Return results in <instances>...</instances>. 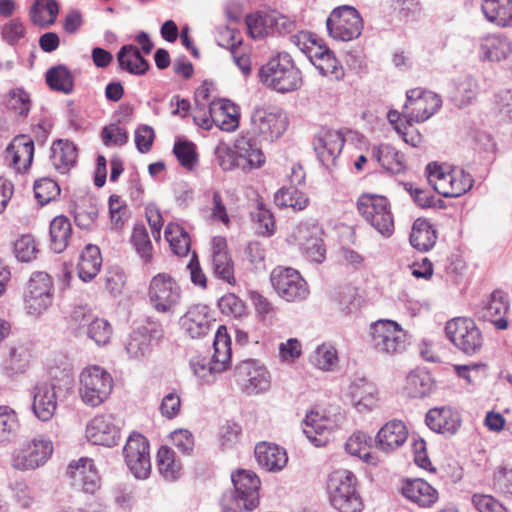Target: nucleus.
Returning a JSON list of instances; mask_svg holds the SVG:
<instances>
[{
	"label": "nucleus",
	"instance_id": "f257e3e1",
	"mask_svg": "<svg viewBox=\"0 0 512 512\" xmlns=\"http://www.w3.org/2000/svg\"><path fill=\"white\" fill-rule=\"evenodd\" d=\"M234 489L225 492L220 500L222 512L252 511L259 503L260 479L250 470H238L232 474Z\"/></svg>",
	"mask_w": 512,
	"mask_h": 512
},
{
	"label": "nucleus",
	"instance_id": "f03ea898",
	"mask_svg": "<svg viewBox=\"0 0 512 512\" xmlns=\"http://www.w3.org/2000/svg\"><path fill=\"white\" fill-rule=\"evenodd\" d=\"M260 81L278 93H290L302 85L301 72L295 67L291 56L278 53L259 70Z\"/></svg>",
	"mask_w": 512,
	"mask_h": 512
},
{
	"label": "nucleus",
	"instance_id": "7ed1b4c3",
	"mask_svg": "<svg viewBox=\"0 0 512 512\" xmlns=\"http://www.w3.org/2000/svg\"><path fill=\"white\" fill-rule=\"evenodd\" d=\"M214 353L211 359L196 356L191 359L190 365L196 377L206 383L214 380L216 374L225 371L231 360V339L224 326H219L215 333Z\"/></svg>",
	"mask_w": 512,
	"mask_h": 512
},
{
	"label": "nucleus",
	"instance_id": "20e7f679",
	"mask_svg": "<svg viewBox=\"0 0 512 512\" xmlns=\"http://www.w3.org/2000/svg\"><path fill=\"white\" fill-rule=\"evenodd\" d=\"M426 172L429 184L438 194L446 198L459 197L473 186L471 175L460 168L430 163Z\"/></svg>",
	"mask_w": 512,
	"mask_h": 512
},
{
	"label": "nucleus",
	"instance_id": "39448f33",
	"mask_svg": "<svg viewBox=\"0 0 512 512\" xmlns=\"http://www.w3.org/2000/svg\"><path fill=\"white\" fill-rule=\"evenodd\" d=\"M332 506L339 512H361L363 501L356 489V477L348 470L330 474L327 485Z\"/></svg>",
	"mask_w": 512,
	"mask_h": 512
},
{
	"label": "nucleus",
	"instance_id": "423d86ee",
	"mask_svg": "<svg viewBox=\"0 0 512 512\" xmlns=\"http://www.w3.org/2000/svg\"><path fill=\"white\" fill-rule=\"evenodd\" d=\"M205 108L193 111L194 121L204 129L213 125L223 131H234L239 125V107L229 98H214Z\"/></svg>",
	"mask_w": 512,
	"mask_h": 512
},
{
	"label": "nucleus",
	"instance_id": "0eeeda50",
	"mask_svg": "<svg viewBox=\"0 0 512 512\" xmlns=\"http://www.w3.org/2000/svg\"><path fill=\"white\" fill-rule=\"evenodd\" d=\"M113 379L102 367L94 365L82 370L79 376V395L90 407L101 405L111 394Z\"/></svg>",
	"mask_w": 512,
	"mask_h": 512
},
{
	"label": "nucleus",
	"instance_id": "6e6552de",
	"mask_svg": "<svg viewBox=\"0 0 512 512\" xmlns=\"http://www.w3.org/2000/svg\"><path fill=\"white\" fill-rule=\"evenodd\" d=\"M357 209L365 221L383 237H390L394 232V217L390 203L380 195H361Z\"/></svg>",
	"mask_w": 512,
	"mask_h": 512
},
{
	"label": "nucleus",
	"instance_id": "1a4fd4ad",
	"mask_svg": "<svg viewBox=\"0 0 512 512\" xmlns=\"http://www.w3.org/2000/svg\"><path fill=\"white\" fill-rule=\"evenodd\" d=\"M445 331L448 339L465 355H476L483 348L484 336L471 318H453L447 322Z\"/></svg>",
	"mask_w": 512,
	"mask_h": 512
},
{
	"label": "nucleus",
	"instance_id": "9d476101",
	"mask_svg": "<svg viewBox=\"0 0 512 512\" xmlns=\"http://www.w3.org/2000/svg\"><path fill=\"white\" fill-rule=\"evenodd\" d=\"M370 344L383 355L402 353L406 347V334L395 321L381 319L370 326Z\"/></svg>",
	"mask_w": 512,
	"mask_h": 512
},
{
	"label": "nucleus",
	"instance_id": "9b49d317",
	"mask_svg": "<svg viewBox=\"0 0 512 512\" xmlns=\"http://www.w3.org/2000/svg\"><path fill=\"white\" fill-rule=\"evenodd\" d=\"M149 303L159 313H173L181 302V288L167 273L155 275L148 288Z\"/></svg>",
	"mask_w": 512,
	"mask_h": 512
},
{
	"label": "nucleus",
	"instance_id": "f8f14e48",
	"mask_svg": "<svg viewBox=\"0 0 512 512\" xmlns=\"http://www.w3.org/2000/svg\"><path fill=\"white\" fill-rule=\"evenodd\" d=\"M234 379L248 395L268 391L271 387V374L268 369L255 359L240 361L234 368Z\"/></svg>",
	"mask_w": 512,
	"mask_h": 512
},
{
	"label": "nucleus",
	"instance_id": "ddd939ff",
	"mask_svg": "<svg viewBox=\"0 0 512 512\" xmlns=\"http://www.w3.org/2000/svg\"><path fill=\"white\" fill-rule=\"evenodd\" d=\"M272 287L287 302H299L309 295V288L301 274L290 267L277 266L270 274Z\"/></svg>",
	"mask_w": 512,
	"mask_h": 512
},
{
	"label": "nucleus",
	"instance_id": "4468645a",
	"mask_svg": "<svg viewBox=\"0 0 512 512\" xmlns=\"http://www.w3.org/2000/svg\"><path fill=\"white\" fill-rule=\"evenodd\" d=\"M329 35L335 40L350 41L360 36L363 21L359 12L352 6L335 8L326 20Z\"/></svg>",
	"mask_w": 512,
	"mask_h": 512
},
{
	"label": "nucleus",
	"instance_id": "2eb2a0df",
	"mask_svg": "<svg viewBox=\"0 0 512 512\" xmlns=\"http://www.w3.org/2000/svg\"><path fill=\"white\" fill-rule=\"evenodd\" d=\"M53 302L52 278L45 272L34 273L24 295V308L27 314L39 316Z\"/></svg>",
	"mask_w": 512,
	"mask_h": 512
},
{
	"label": "nucleus",
	"instance_id": "dca6fc26",
	"mask_svg": "<svg viewBox=\"0 0 512 512\" xmlns=\"http://www.w3.org/2000/svg\"><path fill=\"white\" fill-rule=\"evenodd\" d=\"M53 453V443L43 436L33 438L23 444L13 456L11 464L20 471L36 469L44 465Z\"/></svg>",
	"mask_w": 512,
	"mask_h": 512
},
{
	"label": "nucleus",
	"instance_id": "f3484780",
	"mask_svg": "<svg viewBox=\"0 0 512 512\" xmlns=\"http://www.w3.org/2000/svg\"><path fill=\"white\" fill-rule=\"evenodd\" d=\"M162 337V325L158 322L149 321L127 336L124 341L126 354L133 360L145 359L151 354L154 343Z\"/></svg>",
	"mask_w": 512,
	"mask_h": 512
},
{
	"label": "nucleus",
	"instance_id": "a211bd4d",
	"mask_svg": "<svg viewBox=\"0 0 512 512\" xmlns=\"http://www.w3.org/2000/svg\"><path fill=\"white\" fill-rule=\"evenodd\" d=\"M255 132L269 141L280 138L288 127V117L279 108H257L251 115Z\"/></svg>",
	"mask_w": 512,
	"mask_h": 512
},
{
	"label": "nucleus",
	"instance_id": "6ab92c4d",
	"mask_svg": "<svg viewBox=\"0 0 512 512\" xmlns=\"http://www.w3.org/2000/svg\"><path fill=\"white\" fill-rule=\"evenodd\" d=\"M121 420L112 414L95 416L86 426V437L95 445L112 447L120 439Z\"/></svg>",
	"mask_w": 512,
	"mask_h": 512
},
{
	"label": "nucleus",
	"instance_id": "aec40b11",
	"mask_svg": "<svg viewBox=\"0 0 512 512\" xmlns=\"http://www.w3.org/2000/svg\"><path fill=\"white\" fill-rule=\"evenodd\" d=\"M56 386L46 380L37 381L29 390L33 414L43 422L49 421L57 409Z\"/></svg>",
	"mask_w": 512,
	"mask_h": 512
},
{
	"label": "nucleus",
	"instance_id": "412c9836",
	"mask_svg": "<svg viewBox=\"0 0 512 512\" xmlns=\"http://www.w3.org/2000/svg\"><path fill=\"white\" fill-rule=\"evenodd\" d=\"M180 326L191 338H203L214 328L216 321L210 315V309L204 304H194L180 318Z\"/></svg>",
	"mask_w": 512,
	"mask_h": 512
},
{
	"label": "nucleus",
	"instance_id": "4be33fe9",
	"mask_svg": "<svg viewBox=\"0 0 512 512\" xmlns=\"http://www.w3.org/2000/svg\"><path fill=\"white\" fill-rule=\"evenodd\" d=\"M345 139L341 131L321 128L314 139V150L320 162L329 167L335 163L344 146Z\"/></svg>",
	"mask_w": 512,
	"mask_h": 512
},
{
	"label": "nucleus",
	"instance_id": "5701e85b",
	"mask_svg": "<svg viewBox=\"0 0 512 512\" xmlns=\"http://www.w3.org/2000/svg\"><path fill=\"white\" fill-rule=\"evenodd\" d=\"M320 230L315 225L299 224L293 231L291 237L303 250L307 257L316 263L325 259L326 249L322 239L319 237Z\"/></svg>",
	"mask_w": 512,
	"mask_h": 512
},
{
	"label": "nucleus",
	"instance_id": "b1692460",
	"mask_svg": "<svg viewBox=\"0 0 512 512\" xmlns=\"http://www.w3.org/2000/svg\"><path fill=\"white\" fill-rule=\"evenodd\" d=\"M66 475L72 480V485L86 493H94L99 487L100 478L92 459L81 458L68 465Z\"/></svg>",
	"mask_w": 512,
	"mask_h": 512
},
{
	"label": "nucleus",
	"instance_id": "393cba45",
	"mask_svg": "<svg viewBox=\"0 0 512 512\" xmlns=\"http://www.w3.org/2000/svg\"><path fill=\"white\" fill-rule=\"evenodd\" d=\"M237 154L238 169L250 171L262 167L265 163V155L255 138L249 135H240L234 141Z\"/></svg>",
	"mask_w": 512,
	"mask_h": 512
},
{
	"label": "nucleus",
	"instance_id": "a878e982",
	"mask_svg": "<svg viewBox=\"0 0 512 512\" xmlns=\"http://www.w3.org/2000/svg\"><path fill=\"white\" fill-rule=\"evenodd\" d=\"M211 266L216 278L226 282L230 286L236 285L234 263L227 252L226 240L223 237L213 238Z\"/></svg>",
	"mask_w": 512,
	"mask_h": 512
},
{
	"label": "nucleus",
	"instance_id": "bb28decb",
	"mask_svg": "<svg viewBox=\"0 0 512 512\" xmlns=\"http://www.w3.org/2000/svg\"><path fill=\"white\" fill-rule=\"evenodd\" d=\"M509 309V300L507 295L500 290L494 291L481 309L477 312L478 318L483 321H489L499 330L508 328V321L504 315Z\"/></svg>",
	"mask_w": 512,
	"mask_h": 512
},
{
	"label": "nucleus",
	"instance_id": "cd10ccee",
	"mask_svg": "<svg viewBox=\"0 0 512 512\" xmlns=\"http://www.w3.org/2000/svg\"><path fill=\"white\" fill-rule=\"evenodd\" d=\"M408 438V430L400 420H391L384 424L375 437L376 447L390 453L401 447Z\"/></svg>",
	"mask_w": 512,
	"mask_h": 512
},
{
	"label": "nucleus",
	"instance_id": "c85d7f7f",
	"mask_svg": "<svg viewBox=\"0 0 512 512\" xmlns=\"http://www.w3.org/2000/svg\"><path fill=\"white\" fill-rule=\"evenodd\" d=\"M34 156V142L27 135H18L13 138L6 148V159L17 171H26L32 164Z\"/></svg>",
	"mask_w": 512,
	"mask_h": 512
},
{
	"label": "nucleus",
	"instance_id": "c756f323",
	"mask_svg": "<svg viewBox=\"0 0 512 512\" xmlns=\"http://www.w3.org/2000/svg\"><path fill=\"white\" fill-rule=\"evenodd\" d=\"M441 105V98H406L402 107V116L406 122H423L429 119Z\"/></svg>",
	"mask_w": 512,
	"mask_h": 512
},
{
	"label": "nucleus",
	"instance_id": "7c9ffc66",
	"mask_svg": "<svg viewBox=\"0 0 512 512\" xmlns=\"http://www.w3.org/2000/svg\"><path fill=\"white\" fill-rule=\"evenodd\" d=\"M459 414L451 408H433L426 414V424L434 432L453 435L460 427Z\"/></svg>",
	"mask_w": 512,
	"mask_h": 512
},
{
	"label": "nucleus",
	"instance_id": "2f4dec72",
	"mask_svg": "<svg viewBox=\"0 0 512 512\" xmlns=\"http://www.w3.org/2000/svg\"><path fill=\"white\" fill-rule=\"evenodd\" d=\"M331 430V420L319 415L318 412L311 411L303 421V433L316 447L326 445L329 441Z\"/></svg>",
	"mask_w": 512,
	"mask_h": 512
},
{
	"label": "nucleus",
	"instance_id": "473e14b6",
	"mask_svg": "<svg viewBox=\"0 0 512 512\" xmlns=\"http://www.w3.org/2000/svg\"><path fill=\"white\" fill-rule=\"evenodd\" d=\"M255 457L259 466L269 472L281 471L288 462L285 449L267 442L256 445Z\"/></svg>",
	"mask_w": 512,
	"mask_h": 512
},
{
	"label": "nucleus",
	"instance_id": "72a5a7b5",
	"mask_svg": "<svg viewBox=\"0 0 512 512\" xmlns=\"http://www.w3.org/2000/svg\"><path fill=\"white\" fill-rule=\"evenodd\" d=\"M50 151L51 164L59 173L66 174L75 166L78 150L73 142L58 139L53 142Z\"/></svg>",
	"mask_w": 512,
	"mask_h": 512
},
{
	"label": "nucleus",
	"instance_id": "f704fd0d",
	"mask_svg": "<svg viewBox=\"0 0 512 512\" xmlns=\"http://www.w3.org/2000/svg\"><path fill=\"white\" fill-rule=\"evenodd\" d=\"M402 494L419 507H430L438 500V492L423 479H412L404 482Z\"/></svg>",
	"mask_w": 512,
	"mask_h": 512
},
{
	"label": "nucleus",
	"instance_id": "c9c22d12",
	"mask_svg": "<svg viewBox=\"0 0 512 512\" xmlns=\"http://www.w3.org/2000/svg\"><path fill=\"white\" fill-rule=\"evenodd\" d=\"M352 403L359 412L372 410L378 401L375 385L366 378H357L349 386Z\"/></svg>",
	"mask_w": 512,
	"mask_h": 512
},
{
	"label": "nucleus",
	"instance_id": "e433bc0d",
	"mask_svg": "<svg viewBox=\"0 0 512 512\" xmlns=\"http://www.w3.org/2000/svg\"><path fill=\"white\" fill-rule=\"evenodd\" d=\"M481 10L487 21L500 26H512V0H482Z\"/></svg>",
	"mask_w": 512,
	"mask_h": 512
},
{
	"label": "nucleus",
	"instance_id": "4c0bfd02",
	"mask_svg": "<svg viewBox=\"0 0 512 512\" xmlns=\"http://www.w3.org/2000/svg\"><path fill=\"white\" fill-rule=\"evenodd\" d=\"M118 67L133 75H144L149 64L141 55L139 49L134 45H124L117 53Z\"/></svg>",
	"mask_w": 512,
	"mask_h": 512
},
{
	"label": "nucleus",
	"instance_id": "58836bf2",
	"mask_svg": "<svg viewBox=\"0 0 512 512\" xmlns=\"http://www.w3.org/2000/svg\"><path fill=\"white\" fill-rule=\"evenodd\" d=\"M102 257L97 246L88 244L80 255L78 275L84 282L91 281L100 271Z\"/></svg>",
	"mask_w": 512,
	"mask_h": 512
},
{
	"label": "nucleus",
	"instance_id": "ea45409f",
	"mask_svg": "<svg viewBox=\"0 0 512 512\" xmlns=\"http://www.w3.org/2000/svg\"><path fill=\"white\" fill-rule=\"evenodd\" d=\"M511 45L507 38L499 35H488L480 44L481 57L489 61H501L511 53Z\"/></svg>",
	"mask_w": 512,
	"mask_h": 512
},
{
	"label": "nucleus",
	"instance_id": "a19ab883",
	"mask_svg": "<svg viewBox=\"0 0 512 512\" xmlns=\"http://www.w3.org/2000/svg\"><path fill=\"white\" fill-rule=\"evenodd\" d=\"M436 232L432 225L424 219H417L410 234L411 245L419 251H428L436 243Z\"/></svg>",
	"mask_w": 512,
	"mask_h": 512
},
{
	"label": "nucleus",
	"instance_id": "79ce46f5",
	"mask_svg": "<svg viewBox=\"0 0 512 512\" xmlns=\"http://www.w3.org/2000/svg\"><path fill=\"white\" fill-rule=\"evenodd\" d=\"M374 156L379 164L392 174H399L406 169L404 155L391 145H380L374 149Z\"/></svg>",
	"mask_w": 512,
	"mask_h": 512
},
{
	"label": "nucleus",
	"instance_id": "37998d69",
	"mask_svg": "<svg viewBox=\"0 0 512 512\" xmlns=\"http://www.w3.org/2000/svg\"><path fill=\"white\" fill-rule=\"evenodd\" d=\"M157 466L159 473L167 481H175L181 475L182 465L176 459V453L167 446H162L158 450Z\"/></svg>",
	"mask_w": 512,
	"mask_h": 512
},
{
	"label": "nucleus",
	"instance_id": "c03bdc74",
	"mask_svg": "<svg viewBox=\"0 0 512 512\" xmlns=\"http://www.w3.org/2000/svg\"><path fill=\"white\" fill-rule=\"evenodd\" d=\"M372 438L366 433L358 431L353 433L346 441V451L363 459L366 463L377 464V458L370 452Z\"/></svg>",
	"mask_w": 512,
	"mask_h": 512
},
{
	"label": "nucleus",
	"instance_id": "a18cd8bd",
	"mask_svg": "<svg viewBox=\"0 0 512 512\" xmlns=\"http://www.w3.org/2000/svg\"><path fill=\"white\" fill-rule=\"evenodd\" d=\"M433 386L431 375L425 370L418 369L408 374L405 389L409 396L422 398L431 393Z\"/></svg>",
	"mask_w": 512,
	"mask_h": 512
},
{
	"label": "nucleus",
	"instance_id": "49530a36",
	"mask_svg": "<svg viewBox=\"0 0 512 512\" xmlns=\"http://www.w3.org/2000/svg\"><path fill=\"white\" fill-rule=\"evenodd\" d=\"M59 13L55 0H36L30 9V17L34 24L48 27L52 25Z\"/></svg>",
	"mask_w": 512,
	"mask_h": 512
},
{
	"label": "nucleus",
	"instance_id": "de8ad7c7",
	"mask_svg": "<svg viewBox=\"0 0 512 512\" xmlns=\"http://www.w3.org/2000/svg\"><path fill=\"white\" fill-rule=\"evenodd\" d=\"M72 227L67 217L57 216L50 224L51 248L56 253H61L68 245Z\"/></svg>",
	"mask_w": 512,
	"mask_h": 512
},
{
	"label": "nucleus",
	"instance_id": "09e8293b",
	"mask_svg": "<svg viewBox=\"0 0 512 512\" xmlns=\"http://www.w3.org/2000/svg\"><path fill=\"white\" fill-rule=\"evenodd\" d=\"M31 359V349L27 344L15 345L5 360V368L11 374H22L29 368Z\"/></svg>",
	"mask_w": 512,
	"mask_h": 512
},
{
	"label": "nucleus",
	"instance_id": "8fccbe9b",
	"mask_svg": "<svg viewBox=\"0 0 512 512\" xmlns=\"http://www.w3.org/2000/svg\"><path fill=\"white\" fill-rule=\"evenodd\" d=\"M46 82L52 90L64 94L71 93L74 86L72 73L63 65L49 69L46 73Z\"/></svg>",
	"mask_w": 512,
	"mask_h": 512
},
{
	"label": "nucleus",
	"instance_id": "3c124183",
	"mask_svg": "<svg viewBox=\"0 0 512 512\" xmlns=\"http://www.w3.org/2000/svg\"><path fill=\"white\" fill-rule=\"evenodd\" d=\"M165 238L171 250L178 256H186L190 250V237L178 224L169 223L165 228Z\"/></svg>",
	"mask_w": 512,
	"mask_h": 512
},
{
	"label": "nucleus",
	"instance_id": "603ef678",
	"mask_svg": "<svg viewBox=\"0 0 512 512\" xmlns=\"http://www.w3.org/2000/svg\"><path fill=\"white\" fill-rule=\"evenodd\" d=\"M278 207H290L295 211L303 210L308 204V198L295 187L281 188L274 196Z\"/></svg>",
	"mask_w": 512,
	"mask_h": 512
},
{
	"label": "nucleus",
	"instance_id": "864d4df0",
	"mask_svg": "<svg viewBox=\"0 0 512 512\" xmlns=\"http://www.w3.org/2000/svg\"><path fill=\"white\" fill-rule=\"evenodd\" d=\"M173 153L180 165L188 171H193L198 165L196 145L186 139H178L173 147Z\"/></svg>",
	"mask_w": 512,
	"mask_h": 512
},
{
	"label": "nucleus",
	"instance_id": "5fc2aeb1",
	"mask_svg": "<svg viewBox=\"0 0 512 512\" xmlns=\"http://www.w3.org/2000/svg\"><path fill=\"white\" fill-rule=\"evenodd\" d=\"M309 59L322 75L335 74L338 61L327 47L317 46L309 51Z\"/></svg>",
	"mask_w": 512,
	"mask_h": 512
},
{
	"label": "nucleus",
	"instance_id": "6e6d98bb",
	"mask_svg": "<svg viewBox=\"0 0 512 512\" xmlns=\"http://www.w3.org/2000/svg\"><path fill=\"white\" fill-rule=\"evenodd\" d=\"M131 243L136 253L144 263H150L152 261L153 246L144 225H136L133 228Z\"/></svg>",
	"mask_w": 512,
	"mask_h": 512
},
{
	"label": "nucleus",
	"instance_id": "4d7b16f0",
	"mask_svg": "<svg viewBox=\"0 0 512 512\" xmlns=\"http://www.w3.org/2000/svg\"><path fill=\"white\" fill-rule=\"evenodd\" d=\"M83 331L87 337L97 346H105L110 342L113 329L111 324L103 319L95 317Z\"/></svg>",
	"mask_w": 512,
	"mask_h": 512
},
{
	"label": "nucleus",
	"instance_id": "13d9d810",
	"mask_svg": "<svg viewBox=\"0 0 512 512\" xmlns=\"http://www.w3.org/2000/svg\"><path fill=\"white\" fill-rule=\"evenodd\" d=\"M310 362L321 370H333L338 363L337 351L330 344H322L311 354Z\"/></svg>",
	"mask_w": 512,
	"mask_h": 512
},
{
	"label": "nucleus",
	"instance_id": "bf43d9fd",
	"mask_svg": "<svg viewBox=\"0 0 512 512\" xmlns=\"http://www.w3.org/2000/svg\"><path fill=\"white\" fill-rule=\"evenodd\" d=\"M125 460L129 459H147L150 458L149 443L147 439L139 434L132 433L123 448Z\"/></svg>",
	"mask_w": 512,
	"mask_h": 512
},
{
	"label": "nucleus",
	"instance_id": "052dcab7",
	"mask_svg": "<svg viewBox=\"0 0 512 512\" xmlns=\"http://www.w3.org/2000/svg\"><path fill=\"white\" fill-rule=\"evenodd\" d=\"M17 428L14 411L6 406L0 407V446L10 443L16 437Z\"/></svg>",
	"mask_w": 512,
	"mask_h": 512
},
{
	"label": "nucleus",
	"instance_id": "680f3d73",
	"mask_svg": "<svg viewBox=\"0 0 512 512\" xmlns=\"http://www.w3.org/2000/svg\"><path fill=\"white\" fill-rule=\"evenodd\" d=\"M251 215L255 224V230L259 235L271 236L274 234L276 228L274 217L263 203H258Z\"/></svg>",
	"mask_w": 512,
	"mask_h": 512
},
{
	"label": "nucleus",
	"instance_id": "e2e57ef3",
	"mask_svg": "<svg viewBox=\"0 0 512 512\" xmlns=\"http://www.w3.org/2000/svg\"><path fill=\"white\" fill-rule=\"evenodd\" d=\"M246 25L250 36L254 39L271 34V17L269 14H250L246 17Z\"/></svg>",
	"mask_w": 512,
	"mask_h": 512
},
{
	"label": "nucleus",
	"instance_id": "0e129e2a",
	"mask_svg": "<svg viewBox=\"0 0 512 512\" xmlns=\"http://www.w3.org/2000/svg\"><path fill=\"white\" fill-rule=\"evenodd\" d=\"M34 193L39 204L45 205L60 194V187L53 179L42 178L35 182Z\"/></svg>",
	"mask_w": 512,
	"mask_h": 512
},
{
	"label": "nucleus",
	"instance_id": "69168bd1",
	"mask_svg": "<svg viewBox=\"0 0 512 512\" xmlns=\"http://www.w3.org/2000/svg\"><path fill=\"white\" fill-rule=\"evenodd\" d=\"M98 216V209L91 201L77 204L74 209V220L78 227L89 229Z\"/></svg>",
	"mask_w": 512,
	"mask_h": 512
},
{
	"label": "nucleus",
	"instance_id": "338daca9",
	"mask_svg": "<svg viewBox=\"0 0 512 512\" xmlns=\"http://www.w3.org/2000/svg\"><path fill=\"white\" fill-rule=\"evenodd\" d=\"M493 488L503 494H512V466L502 464L493 474Z\"/></svg>",
	"mask_w": 512,
	"mask_h": 512
},
{
	"label": "nucleus",
	"instance_id": "774afa93",
	"mask_svg": "<svg viewBox=\"0 0 512 512\" xmlns=\"http://www.w3.org/2000/svg\"><path fill=\"white\" fill-rule=\"evenodd\" d=\"M471 502L478 512H508L499 500L489 494L475 493Z\"/></svg>",
	"mask_w": 512,
	"mask_h": 512
}]
</instances>
